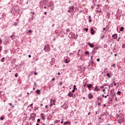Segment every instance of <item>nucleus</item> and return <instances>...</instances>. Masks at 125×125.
Wrapping results in <instances>:
<instances>
[{"label": "nucleus", "instance_id": "nucleus-1", "mask_svg": "<svg viewBox=\"0 0 125 125\" xmlns=\"http://www.w3.org/2000/svg\"><path fill=\"white\" fill-rule=\"evenodd\" d=\"M37 116V114H36L35 113H31L30 114V117L29 118V121H30V120H32L33 121V122H35V120H36V117Z\"/></svg>", "mask_w": 125, "mask_h": 125}, {"label": "nucleus", "instance_id": "nucleus-2", "mask_svg": "<svg viewBox=\"0 0 125 125\" xmlns=\"http://www.w3.org/2000/svg\"><path fill=\"white\" fill-rule=\"evenodd\" d=\"M43 50L45 52H48L50 51V46L49 45H45L43 48Z\"/></svg>", "mask_w": 125, "mask_h": 125}, {"label": "nucleus", "instance_id": "nucleus-3", "mask_svg": "<svg viewBox=\"0 0 125 125\" xmlns=\"http://www.w3.org/2000/svg\"><path fill=\"white\" fill-rule=\"evenodd\" d=\"M88 99H92L93 98V95L91 92L89 93L88 95Z\"/></svg>", "mask_w": 125, "mask_h": 125}, {"label": "nucleus", "instance_id": "nucleus-4", "mask_svg": "<svg viewBox=\"0 0 125 125\" xmlns=\"http://www.w3.org/2000/svg\"><path fill=\"white\" fill-rule=\"evenodd\" d=\"M112 39H114V40H117V39H118V34H114L112 35Z\"/></svg>", "mask_w": 125, "mask_h": 125}, {"label": "nucleus", "instance_id": "nucleus-5", "mask_svg": "<svg viewBox=\"0 0 125 125\" xmlns=\"http://www.w3.org/2000/svg\"><path fill=\"white\" fill-rule=\"evenodd\" d=\"M67 96H69V97H74V94L72 93V92H70Z\"/></svg>", "mask_w": 125, "mask_h": 125}, {"label": "nucleus", "instance_id": "nucleus-6", "mask_svg": "<svg viewBox=\"0 0 125 125\" xmlns=\"http://www.w3.org/2000/svg\"><path fill=\"white\" fill-rule=\"evenodd\" d=\"M88 44L89 45V46H90V47H91V48H92L93 47H94V43H90V42H88Z\"/></svg>", "mask_w": 125, "mask_h": 125}, {"label": "nucleus", "instance_id": "nucleus-7", "mask_svg": "<svg viewBox=\"0 0 125 125\" xmlns=\"http://www.w3.org/2000/svg\"><path fill=\"white\" fill-rule=\"evenodd\" d=\"M48 7H51V10H53V9L54 8V4H51L48 6Z\"/></svg>", "mask_w": 125, "mask_h": 125}, {"label": "nucleus", "instance_id": "nucleus-8", "mask_svg": "<svg viewBox=\"0 0 125 125\" xmlns=\"http://www.w3.org/2000/svg\"><path fill=\"white\" fill-rule=\"evenodd\" d=\"M94 90H95V91H99V90H100V89H99V88H98V86L97 85H96L94 87Z\"/></svg>", "mask_w": 125, "mask_h": 125}, {"label": "nucleus", "instance_id": "nucleus-9", "mask_svg": "<svg viewBox=\"0 0 125 125\" xmlns=\"http://www.w3.org/2000/svg\"><path fill=\"white\" fill-rule=\"evenodd\" d=\"M69 9L70 10H74L75 7H74V6H70L69 7Z\"/></svg>", "mask_w": 125, "mask_h": 125}, {"label": "nucleus", "instance_id": "nucleus-10", "mask_svg": "<svg viewBox=\"0 0 125 125\" xmlns=\"http://www.w3.org/2000/svg\"><path fill=\"white\" fill-rule=\"evenodd\" d=\"M97 100H99V101H102V98L100 97H97Z\"/></svg>", "mask_w": 125, "mask_h": 125}, {"label": "nucleus", "instance_id": "nucleus-11", "mask_svg": "<svg viewBox=\"0 0 125 125\" xmlns=\"http://www.w3.org/2000/svg\"><path fill=\"white\" fill-rule=\"evenodd\" d=\"M85 54H86V56H88V57L89 56V52L88 51H85Z\"/></svg>", "mask_w": 125, "mask_h": 125}, {"label": "nucleus", "instance_id": "nucleus-12", "mask_svg": "<svg viewBox=\"0 0 125 125\" xmlns=\"http://www.w3.org/2000/svg\"><path fill=\"white\" fill-rule=\"evenodd\" d=\"M91 33L92 34V35H94V30L93 29V28L91 29Z\"/></svg>", "mask_w": 125, "mask_h": 125}, {"label": "nucleus", "instance_id": "nucleus-13", "mask_svg": "<svg viewBox=\"0 0 125 125\" xmlns=\"http://www.w3.org/2000/svg\"><path fill=\"white\" fill-rule=\"evenodd\" d=\"M124 29H125V27H124V26H122L120 28V32H123Z\"/></svg>", "mask_w": 125, "mask_h": 125}, {"label": "nucleus", "instance_id": "nucleus-14", "mask_svg": "<svg viewBox=\"0 0 125 125\" xmlns=\"http://www.w3.org/2000/svg\"><path fill=\"white\" fill-rule=\"evenodd\" d=\"M106 76L108 79H110V78L112 77V75H110L109 73H107Z\"/></svg>", "mask_w": 125, "mask_h": 125}, {"label": "nucleus", "instance_id": "nucleus-15", "mask_svg": "<svg viewBox=\"0 0 125 125\" xmlns=\"http://www.w3.org/2000/svg\"><path fill=\"white\" fill-rule=\"evenodd\" d=\"M87 87H88V89H89L90 88H91V87H92V84H89L87 86Z\"/></svg>", "mask_w": 125, "mask_h": 125}, {"label": "nucleus", "instance_id": "nucleus-16", "mask_svg": "<svg viewBox=\"0 0 125 125\" xmlns=\"http://www.w3.org/2000/svg\"><path fill=\"white\" fill-rule=\"evenodd\" d=\"M60 120H55V122H54V124H58V123H60Z\"/></svg>", "mask_w": 125, "mask_h": 125}, {"label": "nucleus", "instance_id": "nucleus-17", "mask_svg": "<svg viewBox=\"0 0 125 125\" xmlns=\"http://www.w3.org/2000/svg\"><path fill=\"white\" fill-rule=\"evenodd\" d=\"M5 58L3 57V58L1 59L0 61H1V62H4V61H5Z\"/></svg>", "mask_w": 125, "mask_h": 125}, {"label": "nucleus", "instance_id": "nucleus-18", "mask_svg": "<svg viewBox=\"0 0 125 125\" xmlns=\"http://www.w3.org/2000/svg\"><path fill=\"white\" fill-rule=\"evenodd\" d=\"M99 48V47L98 46H95V47L94 48V50H98Z\"/></svg>", "mask_w": 125, "mask_h": 125}, {"label": "nucleus", "instance_id": "nucleus-19", "mask_svg": "<svg viewBox=\"0 0 125 125\" xmlns=\"http://www.w3.org/2000/svg\"><path fill=\"white\" fill-rule=\"evenodd\" d=\"M108 72V68H105L104 69V73H107Z\"/></svg>", "mask_w": 125, "mask_h": 125}, {"label": "nucleus", "instance_id": "nucleus-20", "mask_svg": "<svg viewBox=\"0 0 125 125\" xmlns=\"http://www.w3.org/2000/svg\"><path fill=\"white\" fill-rule=\"evenodd\" d=\"M36 92H37V93H38V94H40L41 93V91H40V90H39V89H37V90H36Z\"/></svg>", "mask_w": 125, "mask_h": 125}, {"label": "nucleus", "instance_id": "nucleus-21", "mask_svg": "<svg viewBox=\"0 0 125 125\" xmlns=\"http://www.w3.org/2000/svg\"><path fill=\"white\" fill-rule=\"evenodd\" d=\"M95 12H99L100 13H101L102 12V11H101V10H96L95 11Z\"/></svg>", "mask_w": 125, "mask_h": 125}, {"label": "nucleus", "instance_id": "nucleus-22", "mask_svg": "<svg viewBox=\"0 0 125 125\" xmlns=\"http://www.w3.org/2000/svg\"><path fill=\"white\" fill-rule=\"evenodd\" d=\"M103 97H104L105 98H107V96H109V95L107 94L106 96H104V94L102 95Z\"/></svg>", "mask_w": 125, "mask_h": 125}, {"label": "nucleus", "instance_id": "nucleus-23", "mask_svg": "<svg viewBox=\"0 0 125 125\" xmlns=\"http://www.w3.org/2000/svg\"><path fill=\"white\" fill-rule=\"evenodd\" d=\"M121 93H122V92L118 91L117 93V94H118V95H121Z\"/></svg>", "mask_w": 125, "mask_h": 125}, {"label": "nucleus", "instance_id": "nucleus-24", "mask_svg": "<svg viewBox=\"0 0 125 125\" xmlns=\"http://www.w3.org/2000/svg\"><path fill=\"white\" fill-rule=\"evenodd\" d=\"M88 22L89 23H91V22H92V20H91V19H89Z\"/></svg>", "mask_w": 125, "mask_h": 125}, {"label": "nucleus", "instance_id": "nucleus-25", "mask_svg": "<svg viewBox=\"0 0 125 125\" xmlns=\"http://www.w3.org/2000/svg\"><path fill=\"white\" fill-rule=\"evenodd\" d=\"M53 105H55V103H54L53 104H50V107H52Z\"/></svg>", "mask_w": 125, "mask_h": 125}, {"label": "nucleus", "instance_id": "nucleus-26", "mask_svg": "<svg viewBox=\"0 0 125 125\" xmlns=\"http://www.w3.org/2000/svg\"><path fill=\"white\" fill-rule=\"evenodd\" d=\"M69 121H66L65 122H64L63 123V125H66L67 124H69Z\"/></svg>", "mask_w": 125, "mask_h": 125}, {"label": "nucleus", "instance_id": "nucleus-27", "mask_svg": "<svg viewBox=\"0 0 125 125\" xmlns=\"http://www.w3.org/2000/svg\"><path fill=\"white\" fill-rule=\"evenodd\" d=\"M66 33H69V32H70V29L67 28L66 29Z\"/></svg>", "mask_w": 125, "mask_h": 125}, {"label": "nucleus", "instance_id": "nucleus-28", "mask_svg": "<svg viewBox=\"0 0 125 125\" xmlns=\"http://www.w3.org/2000/svg\"><path fill=\"white\" fill-rule=\"evenodd\" d=\"M84 31H85V32H88V28H84Z\"/></svg>", "mask_w": 125, "mask_h": 125}, {"label": "nucleus", "instance_id": "nucleus-29", "mask_svg": "<svg viewBox=\"0 0 125 125\" xmlns=\"http://www.w3.org/2000/svg\"><path fill=\"white\" fill-rule=\"evenodd\" d=\"M17 24H18V23H17V22H15L14 23V26H17Z\"/></svg>", "mask_w": 125, "mask_h": 125}, {"label": "nucleus", "instance_id": "nucleus-30", "mask_svg": "<svg viewBox=\"0 0 125 125\" xmlns=\"http://www.w3.org/2000/svg\"><path fill=\"white\" fill-rule=\"evenodd\" d=\"M69 62H70V61H68L67 59H66V60H65V63H69Z\"/></svg>", "mask_w": 125, "mask_h": 125}, {"label": "nucleus", "instance_id": "nucleus-31", "mask_svg": "<svg viewBox=\"0 0 125 125\" xmlns=\"http://www.w3.org/2000/svg\"><path fill=\"white\" fill-rule=\"evenodd\" d=\"M122 48H125V43L123 44L122 46Z\"/></svg>", "mask_w": 125, "mask_h": 125}, {"label": "nucleus", "instance_id": "nucleus-32", "mask_svg": "<svg viewBox=\"0 0 125 125\" xmlns=\"http://www.w3.org/2000/svg\"><path fill=\"white\" fill-rule=\"evenodd\" d=\"M114 86V85H113V84H110V85H109V87H113Z\"/></svg>", "mask_w": 125, "mask_h": 125}, {"label": "nucleus", "instance_id": "nucleus-33", "mask_svg": "<svg viewBox=\"0 0 125 125\" xmlns=\"http://www.w3.org/2000/svg\"><path fill=\"white\" fill-rule=\"evenodd\" d=\"M42 120H45V117H44V115L42 116Z\"/></svg>", "mask_w": 125, "mask_h": 125}, {"label": "nucleus", "instance_id": "nucleus-34", "mask_svg": "<svg viewBox=\"0 0 125 125\" xmlns=\"http://www.w3.org/2000/svg\"><path fill=\"white\" fill-rule=\"evenodd\" d=\"M18 77V74H15V78H17Z\"/></svg>", "mask_w": 125, "mask_h": 125}, {"label": "nucleus", "instance_id": "nucleus-35", "mask_svg": "<svg viewBox=\"0 0 125 125\" xmlns=\"http://www.w3.org/2000/svg\"><path fill=\"white\" fill-rule=\"evenodd\" d=\"M34 86L35 87H36L37 86V83H36V82H34Z\"/></svg>", "mask_w": 125, "mask_h": 125}, {"label": "nucleus", "instance_id": "nucleus-36", "mask_svg": "<svg viewBox=\"0 0 125 125\" xmlns=\"http://www.w3.org/2000/svg\"><path fill=\"white\" fill-rule=\"evenodd\" d=\"M120 40H121V37H118V39L117 40V42H119L120 41Z\"/></svg>", "mask_w": 125, "mask_h": 125}, {"label": "nucleus", "instance_id": "nucleus-37", "mask_svg": "<svg viewBox=\"0 0 125 125\" xmlns=\"http://www.w3.org/2000/svg\"><path fill=\"white\" fill-rule=\"evenodd\" d=\"M40 122H41V119H37L38 123H40Z\"/></svg>", "mask_w": 125, "mask_h": 125}, {"label": "nucleus", "instance_id": "nucleus-38", "mask_svg": "<svg viewBox=\"0 0 125 125\" xmlns=\"http://www.w3.org/2000/svg\"><path fill=\"white\" fill-rule=\"evenodd\" d=\"M34 74L35 76H37V75H38V73H37V72H34Z\"/></svg>", "mask_w": 125, "mask_h": 125}, {"label": "nucleus", "instance_id": "nucleus-39", "mask_svg": "<svg viewBox=\"0 0 125 125\" xmlns=\"http://www.w3.org/2000/svg\"><path fill=\"white\" fill-rule=\"evenodd\" d=\"M4 119V118H2V117H0V120L1 121H3Z\"/></svg>", "mask_w": 125, "mask_h": 125}, {"label": "nucleus", "instance_id": "nucleus-40", "mask_svg": "<svg viewBox=\"0 0 125 125\" xmlns=\"http://www.w3.org/2000/svg\"><path fill=\"white\" fill-rule=\"evenodd\" d=\"M59 84H60V85H62L63 84V83L62 82H60L59 83Z\"/></svg>", "mask_w": 125, "mask_h": 125}, {"label": "nucleus", "instance_id": "nucleus-41", "mask_svg": "<svg viewBox=\"0 0 125 125\" xmlns=\"http://www.w3.org/2000/svg\"><path fill=\"white\" fill-rule=\"evenodd\" d=\"M115 63H113L112 65V67H113V68H115Z\"/></svg>", "mask_w": 125, "mask_h": 125}, {"label": "nucleus", "instance_id": "nucleus-42", "mask_svg": "<svg viewBox=\"0 0 125 125\" xmlns=\"http://www.w3.org/2000/svg\"><path fill=\"white\" fill-rule=\"evenodd\" d=\"M97 62H99V61H100V59L98 58V59H97Z\"/></svg>", "mask_w": 125, "mask_h": 125}, {"label": "nucleus", "instance_id": "nucleus-43", "mask_svg": "<svg viewBox=\"0 0 125 125\" xmlns=\"http://www.w3.org/2000/svg\"><path fill=\"white\" fill-rule=\"evenodd\" d=\"M55 80V78H53L52 80H51V82H53Z\"/></svg>", "mask_w": 125, "mask_h": 125}, {"label": "nucleus", "instance_id": "nucleus-44", "mask_svg": "<svg viewBox=\"0 0 125 125\" xmlns=\"http://www.w3.org/2000/svg\"><path fill=\"white\" fill-rule=\"evenodd\" d=\"M45 107L46 108V109H47L48 108V105H46L45 106Z\"/></svg>", "mask_w": 125, "mask_h": 125}, {"label": "nucleus", "instance_id": "nucleus-45", "mask_svg": "<svg viewBox=\"0 0 125 125\" xmlns=\"http://www.w3.org/2000/svg\"><path fill=\"white\" fill-rule=\"evenodd\" d=\"M84 87H85L86 86V83H84Z\"/></svg>", "mask_w": 125, "mask_h": 125}, {"label": "nucleus", "instance_id": "nucleus-46", "mask_svg": "<svg viewBox=\"0 0 125 125\" xmlns=\"http://www.w3.org/2000/svg\"><path fill=\"white\" fill-rule=\"evenodd\" d=\"M2 49H1V46H0V52H1Z\"/></svg>", "mask_w": 125, "mask_h": 125}, {"label": "nucleus", "instance_id": "nucleus-47", "mask_svg": "<svg viewBox=\"0 0 125 125\" xmlns=\"http://www.w3.org/2000/svg\"><path fill=\"white\" fill-rule=\"evenodd\" d=\"M109 100L110 102H112V101H113V100H112V99H110V98H109Z\"/></svg>", "mask_w": 125, "mask_h": 125}, {"label": "nucleus", "instance_id": "nucleus-48", "mask_svg": "<svg viewBox=\"0 0 125 125\" xmlns=\"http://www.w3.org/2000/svg\"><path fill=\"white\" fill-rule=\"evenodd\" d=\"M73 87L74 89H77V88H76V85H74Z\"/></svg>", "mask_w": 125, "mask_h": 125}, {"label": "nucleus", "instance_id": "nucleus-49", "mask_svg": "<svg viewBox=\"0 0 125 125\" xmlns=\"http://www.w3.org/2000/svg\"><path fill=\"white\" fill-rule=\"evenodd\" d=\"M91 59L93 61V56H91Z\"/></svg>", "mask_w": 125, "mask_h": 125}, {"label": "nucleus", "instance_id": "nucleus-50", "mask_svg": "<svg viewBox=\"0 0 125 125\" xmlns=\"http://www.w3.org/2000/svg\"><path fill=\"white\" fill-rule=\"evenodd\" d=\"M75 89H74V88H73V89L72 90L71 92H74Z\"/></svg>", "mask_w": 125, "mask_h": 125}, {"label": "nucleus", "instance_id": "nucleus-51", "mask_svg": "<svg viewBox=\"0 0 125 125\" xmlns=\"http://www.w3.org/2000/svg\"><path fill=\"white\" fill-rule=\"evenodd\" d=\"M32 14H35L36 13L35 12H31Z\"/></svg>", "mask_w": 125, "mask_h": 125}, {"label": "nucleus", "instance_id": "nucleus-52", "mask_svg": "<svg viewBox=\"0 0 125 125\" xmlns=\"http://www.w3.org/2000/svg\"><path fill=\"white\" fill-rule=\"evenodd\" d=\"M28 32H29V33H32V30H29Z\"/></svg>", "mask_w": 125, "mask_h": 125}, {"label": "nucleus", "instance_id": "nucleus-53", "mask_svg": "<svg viewBox=\"0 0 125 125\" xmlns=\"http://www.w3.org/2000/svg\"><path fill=\"white\" fill-rule=\"evenodd\" d=\"M63 121H64V119H62L61 124H63Z\"/></svg>", "mask_w": 125, "mask_h": 125}, {"label": "nucleus", "instance_id": "nucleus-54", "mask_svg": "<svg viewBox=\"0 0 125 125\" xmlns=\"http://www.w3.org/2000/svg\"><path fill=\"white\" fill-rule=\"evenodd\" d=\"M41 117H42V116H44V114H43V113H41Z\"/></svg>", "mask_w": 125, "mask_h": 125}, {"label": "nucleus", "instance_id": "nucleus-55", "mask_svg": "<svg viewBox=\"0 0 125 125\" xmlns=\"http://www.w3.org/2000/svg\"><path fill=\"white\" fill-rule=\"evenodd\" d=\"M40 106L41 107H42V106H43V104H41Z\"/></svg>", "mask_w": 125, "mask_h": 125}, {"label": "nucleus", "instance_id": "nucleus-56", "mask_svg": "<svg viewBox=\"0 0 125 125\" xmlns=\"http://www.w3.org/2000/svg\"><path fill=\"white\" fill-rule=\"evenodd\" d=\"M91 19V16H89L88 17V19Z\"/></svg>", "mask_w": 125, "mask_h": 125}, {"label": "nucleus", "instance_id": "nucleus-57", "mask_svg": "<svg viewBox=\"0 0 125 125\" xmlns=\"http://www.w3.org/2000/svg\"><path fill=\"white\" fill-rule=\"evenodd\" d=\"M33 106V104H30V107H32Z\"/></svg>", "mask_w": 125, "mask_h": 125}, {"label": "nucleus", "instance_id": "nucleus-58", "mask_svg": "<svg viewBox=\"0 0 125 125\" xmlns=\"http://www.w3.org/2000/svg\"><path fill=\"white\" fill-rule=\"evenodd\" d=\"M103 29V31H105V30H106V27H104Z\"/></svg>", "mask_w": 125, "mask_h": 125}, {"label": "nucleus", "instance_id": "nucleus-59", "mask_svg": "<svg viewBox=\"0 0 125 125\" xmlns=\"http://www.w3.org/2000/svg\"><path fill=\"white\" fill-rule=\"evenodd\" d=\"M101 88H104V86H103V85L101 86Z\"/></svg>", "mask_w": 125, "mask_h": 125}, {"label": "nucleus", "instance_id": "nucleus-60", "mask_svg": "<svg viewBox=\"0 0 125 125\" xmlns=\"http://www.w3.org/2000/svg\"><path fill=\"white\" fill-rule=\"evenodd\" d=\"M54 26H55V24L53 23V24L52 25V27H54Z\"/></svg>", "mask_w": 125, "mask_h": 125}, {"label": "nucleus", "instance_id": "nucleus-61", "mask_svg": "<svg viewBox=\"0 0 125 125\" xmlns=\"http://www.w3.org/2000/svg\"><path fill=\"white\" fill-rule=\"evenodd\" d=\"M67 11H68V12H69V13H71L70 10H68Z\"/></svg>", "mask_w": 125, "mask_h": 125}, {"label": "nucleus", "instance_id": "nucleus-62", "mask_svg": "<svg viewBox=\"0 0 125 125\" xmlns=\"http://www.w3.org/2000/svg\"><path fill=\"white\" fill-rule=\"evenodd\" d=\"M46 13H47V12H44V15H46Z\"/></svg>", "mask_w": 125, "mask_h": 125}, {"label": "nucleus", "instance_id": "nucleus-63", "mask_svg": "<svg viewBox=\"0 0 125 125\" xmlns=\"http://www.w3.org/2000/svg\"><path fill=\"white\" fill-rule=\"evenodd\" d=\"M55 101H56L55 100H53L52 102H54V103H55Z\"/></svg>", "mask_w": 125, "mask_h": 125}, {"label": "nucleus", "instance_id": "nucleus-64", "mask_svg": "<svg viewBox=\"0 0 125 125\" xmlns=\"http://www.w3.org/2000/svg\"><path fill=\"white\" fill-rule=\"evenodd\" d=\"M28 57H29V58H31V55H28Z\"/></svg>", "mask_w": 125, "mask_h": 125}]
</instances>
